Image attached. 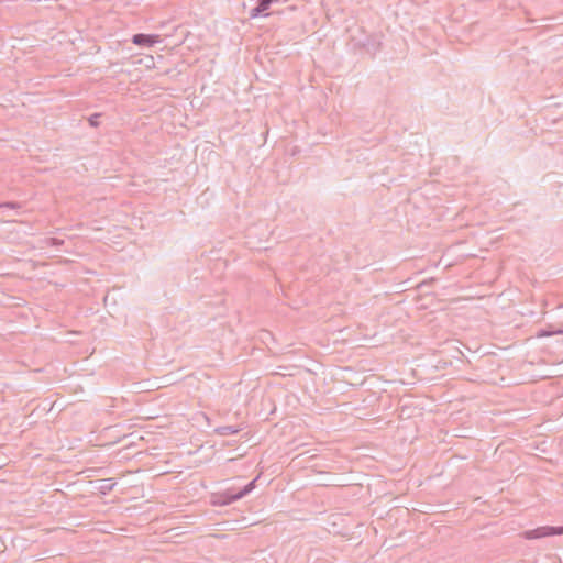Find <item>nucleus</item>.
<instances>
[{
    "label": "nucleus",
    "instance_id": "obj_1",
    "mask_svg": "<svg viewBox=\"0 0 563 563\" xmlns=\"http://www.w3.org/2000/svg\"><path fill=\"white\" fill-rule=\"evenodd\" d=\"M351 44L354 49L368 54L371 57H375L382 48L380 35L378 34H364L362 38L352 36Z\"/></svg>",
    "mask_w": 563,
    "mask_h": 563
},
{
    "label": "nucleus",
    "instance_id": "obj_2",
    "mask_svg": "<svg viewBox=\"0 0 563 563\" xmlns=\"http://www.w3.org/2000/svg\"><path fill=\"white\" fill-rule=\"evenodd\" d=\"M563 534V526L552 527V526H542L536 529L526 530L522 533V537L527 540L540 539L552 536H561Z\"/></svg>",
    "mask_w": 563,
    "mask_h": 563
},
{
    "label": "nucleus",
    "instance_id": "obj_3",
    "mask_svg": "<svg viewBox=\"0 0 563 563\" xmlns=\"http://www.w3.org/2000/svg\"><path fill=\"white\" fill-rule=\"evenodd\" d=\"M238 495L239 490H235L234 488H228L224 492L213 493L210 496V504L212 506H227L242 499L241 497H238Z\"/></svg>",
    "mask_w": 563,
    "mask_h": 563
},
{
    "label": "nucleus",
    "instance_id": "obj_4",
    "mask_svg": "<svg viewBox=\"0 0 563 563\" xmlns=\"http://www.w3.org/2000/svg\"><path fill=\"white\" fill-rule=\"evenodd\" d=\"M161 42L159 35L137 33L132 36V43L137 46L152 47Z\"/></svg>",
    "mask_w": 563,
    "mask_h": 563
},
{
    "label": "nucleus",
    "instance_id": "obj_5",
    "mask_svg": "<svg viewBox=\"0 0 563 563\" xmlns=\"http://www.w3.org/2000/svg\"><path fill=\"white\" fill-rule=\"evenodd\" d=\"M242 430L239 426H220L214 429V433L218 435L227 437L236 434Z\"/></svg>",
    "mask_w": 563,
    "mask_h": 563
},
{
    "label": "nucleus",
    "instance_id": "obj_6",
    "mask_svg": "<svg viewBox=\"0 0 563 563\" xmlns=\"http://www.w3.org/2000/svg\"><path fill=\"white\" fill-rule=\"evenodd\" d=\"M258 478H260V475H257L253 481H251L242 489H240L238 497L243 498L246 495H249L256 487V482Z\"/></svg>",
    "mask_w": 563,
    "mask_h": 563
},
{
    "label": "nucleus",
    "instance_id": "obj_7",
    "mask_svg": "<svg viewBox=\"0 0 563 563\" xmlns=\"http://www.w3.org/2000/svg\"><path fill=\"white\" fill-rule=\"evenodd\" d=\"M115 485L117 483L113 481V478H104L102 479V484L99 487V489L102 494H108L113 489Z\"/></svg>",
    "mask_w": 563,
    "mask_h": 563
},
{
    "label": "nucleus",
    "instance_id": "obj_8",
    "mask_svg": "<svg viewBox=\"0 0 563 563\" xmlns=\"http://www.w3.org/2000/svg\"><path fill=\"white\" fill-rule=\"evenodd\" d=\"M278 1L279 0H257V7H260V9L264 12L265 16H268L271 14L268 9L273 3Z\"/></svg>",
    "mask_w": 563,
    "mask_h": 563
},
{
    "label": "nucleus",
    "instance_id": "obj_9",
    "mask_svg": "<svg viewBox=\"0 0 563 563\" xmlns=\"http://www.w3.org/2000/svg\"><path fill=\"white\" fill-rule=\"evenodd\" d=\"M45 245L47 246H60L64 244V240L57 238H46L44 240Z\"/></svg>",
    "mask_w": 563,
    "mask_h": 563
},
{
    "label": "nucleus",
    "instance_id": "obj_10",
    "mask_svg": "<svg viewBox=\"0 0 563 563\" xmlns=\"http://www.w3.org/2000/svg\"><path fill=\"white\" fill-rule=\"evenodd\" d=\"M2 208H9V209H20L22 208V205L20 202H16V201H5V202H0V209Z\"/></svg>",
    "mask_w": 563,
    "mask_h": 563
},
{
    "label": "nucleus",
    "instance_id": "obj_11",
    "mask_svg": "<svg viewBox=\"0 0 563 563\" xmlns=\"http://www.w3.org/2000/svg\"><path fill=\"white\" fill-rule=\"evenodd\" d=\"M100 117H101L100 113H93L92 115H90L88 119L89 125L92 128H98L100 124V121H99Z\"/></svg>",
    "mask_w": 563,
    "mask_h": 563
},
{
    "label": "nucleus",
    "instance_id": "obj_12",
    "mask_svg": "<svg viewBox=\"0 0 563 563\" xmlns=\"http://www.w3.org/2000/svg\"><path fill=\"white\" fill-rule=\"evenodd\" d=\"M250 19H255L257 16H265L264 12L260 9V7H254L249 12Z\"/></svg>",
    "mask_w": 563,
    "mask_h": 563
}]
</instances>
